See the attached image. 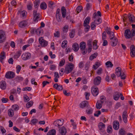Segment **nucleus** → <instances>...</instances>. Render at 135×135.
<instances>
[{"instance_id": "f257e3e1", "label": "nucleus", "mask_w": 135, "mask_h": 135, "mask_svg": "<svg viewBox=\"0 0 135 135\" xmlns=\"http://www.w3.org/2000/svg\"><path fill=\"white\" fill-rule=\"evenodd\" d=\"M125 37L127 38H130L133 36H135V30L132 29L131 31L130 30L127 29L125 31Z\"/></svg>"}, {"instance_id": "f03ea898", "label": "nucleus", "mask_w": 135, "mask_h": 135, "mask_svg": "<svg viewBox=\"0 0 135 135\" xmlns=\"http://www.w3.org/2000/svg\"><path fill=\"white\" fill-rule=\"evenodd\" d=\"M74 65L71 63H69L66 65L65 67V72L66 74H68L71 72L74 67Z\"/></svg>"}, {"instance_id": "7ed1b4c3", "label": "nucleus", "mask_w": 135, "mask_h": 135, "mask_svg": "<svg viewBox=\"0 0 135 135\" xmlns=\"http://www.w3.org/2000/svg\"><path fill=\"white\" fill-rule=\"evenodd\" d=\"M33 20L34 22H37L39 20H41V15L39 13H37V11L34 10L33 11Z\"/></svg>"}, {"instance_id": "20e7f679", "label": "nucleus", "mask_w": 135, "mask_h": 135, "mask_svg": "<svg viewBox=\"0 0 135 135\" xmlns=\"http://www.w3.org/2000/svg\"><path fill=\"white\" fill-rule=\"evenodd\" d=\"M6 38V36L5 32L2 30H0V43L4 42Z\"/></svg>"}, {"instance_id": "39448f33", "label": "nucleus", "mask_w": 135, "mask_h": 135, "mask_svg": "<svg viewBox=\"0 0 135 135\" xmlns=\"http://www.w3.org/2000/svg\"><path fill=\"white\" fill-rule=\"evenodd\" d=\"M38 40L39 43L42 46L45 47L47 45V42L44 40L43 37H40Z\"/></svg>"}, {"instance_id": "423d86ee", "label": "nucleus", "mask_w": 135, "mask_h": 135, "mask_svg": "<svg viewBox=\"0 0 135 135\" xmlns=\"http://www.w3.org/2000/svg\"><path fill=\"white\" fill-rule=\"evenodd\" d=\"M101 78L99 76L96 77L93 80L94 84L96 86L99 85L101 83Z\"/></svg>"}, {"instance_id": "0eeeda50", "label": "nucleus", "mask_w": 135, "mask_h": 135, "mask_svg": "<svg viewBox=\"0 0 135 135\" xmlns=\"http://www.w3.org/2000/svg\"><path fill=\"white\" fill-rule=\"evenodd\" d=\"M110 44L112 46H115L117 45L118 43V40L116 37L110 39Z\"/></svg>"}, {"instance_id": "6e6552de", "label": "nucleus", "mask_w": 135, "mask_h": 135, "mask_svg": "<svg viewBox=\"0 0 135 135\" xmlns=\"http://www.w3.org/2000/svg\"><path fill=\"white\" fill-rule=\"evenodd\" d=\"M15 75V74L13 72L10 71L7 72L5 75L6 78L11 79L14 78Z\"/></svg>"}, {"instance_id": "1a4fd4ad", "label": "nucleus", "mask_w": 135, "mask_h": 135, "mask_svg": "<svg viewBox=\"0 0 135 135\" xmlns=\"http://www.w3.org/2000/svg\"><path fill=\"white\" fill-rule=\"evenodd\" d=\"M63 124V122L60 119H58L54 122V125L58 127L59 128L60 126H62Z\"/></svg>"}, {"instance_id": "9d476101", "label": "nucleus", "mask_w": 135, "mask_h": 135, "mask_svg": "<svg viewBox=\"0 0 135 135\" xmlns=\"http://www.w3.org/2000/svg\"><path fill=\"white\" fill-rule=\"evenodd\" d=\"M122 117L124 122L125 123H126L127 122V118L128 117V115L126 111H124L123 112Z\"/></svg>"}, {"instance_id": "9b49d317", "label": "nucleus", "mask_w": 135, "mask_h": 135, "mask_svg": "<svg viewBox=\"0 0 135 135\" xmlns=\"http://www.w3.org/2000/svg\"><path fill=\"white\" fill-rule=\"evenodd\" d=\"M91 92L93 95L94 96H97L99 93L98 89L97 88H93L91 89Z\"/></svg>"}, {"instance_id": "f8f14e48", "label": "nucleus", "mask_w": 135, "mask_h": 135, "mask_svg": "<svg viewBox=\"0 0 135 135\" xmlns=\"http://www.w3.org/2000/svg\"><path fill=\"white\" fill-rule=\"evenodd\" d=\"M59 131L61 135H66L67 133L66 129L64 127H62L59 129Z\"/></svg>"}, {"instance_id": "ddd939ff", "label": "nucleus", "mask_w": 135, "mask_h": 135, "mask_svg": "<svg viewBox=\"0 0 135 135\" xmlns=\"http://www.w3.org/2000/svg\"><path fill=\"white\" fill-rule=\"evenodd\" d=\"M130 54L131 57H134L135 55V48L134 46L132 45L130 47Z\"/></svg>"}, {"instance_id": "4468645a", "label": "nucleus", "mask_w": 135, "mask_h": 135, "mask_svg": "<svg viewBox=\"0 0 135 135\" xmlns=\"http://www.w3.org/2000/svg\"><path fill=\"white\" fill-rule=\"evenodd\" d=\"M30 57L31 54L29 53H25L23 54L22 56V57L23 59L25 60L28 59Z\"/></svg>"}, {"instance_id": "2eb2a0df", "label": "nucleus", "mask_w": 135, "mask_h": 135, "mask_svg": "<svg viewBox=\"0 0 135 135\" xmlns=\"http://www.w3.org/2000/svg\"><path fill=\"white\" fill-rule=\"evenodd\" d=\"M6 87V82L4 81H2L0 82V87L3 90L5 89Z\"/></svg>"}, {"instance_id": "dca6fc26", "label": "nucleus", "mask_w": 135, "mask_h": 135, "mask_svg": "<svg viewBox=\"0 0 135 135\" xmlns=\"http://www.w3.org/2000/svg\"><path fill=\"white\" fill-rule=\"evenodd\" d=\"M113 128L115 130H117L119 128V123L117 120L114 121L113 122Z\"/></svg>"}, {"instance_id": "f3484780", "label": "nucleus", "mask_w": 135, "mask_h": 135, "mask_svg": "<svg viewBox=\"0 0 135 135\" xmlns=\"http://www.w3.org/2000/svg\"><path fill=\"white\" fill-rule=\"evenodd\" d=\"M128 16L130 23H133L135 22L134 17V16L131 15L129 13L128 15Z\"/></svg>"}, {"instance_id": "a211bd4d", "label": "nucleus", "mask_w": 135, "mask_h": 135, "mask_svg": "<svg viewBox=\"0 0 135 135\" xmlns=\"http://www.w3.org/2000/svg\"><path fill=\"white\" fill-rule=\"evenodd\" d=\"M115 74L118 76H120L122 72L121 71V69L120 67H117L115 70Z\"/></svg>"}, {"instance_id": "6ab92c4d", "label": "nucleus", "mask_w": 135, "mask_h": 135, "mask_svg": "<svg viewBox=\"0 0 135 135\" xmlns=\"http://www.w3.org/2000/svg\"><path fill=\"white\" fill-rule=\"evenodd\" d=\"M27 24V22L25 20L21 21L19 24V26L21 28L25 27Z\"/></svg>"}, {"instance_id": "aec40b11", "label": "nucleus", "mask_w": 135, "mask_h": 135, "mask_svg": "<svg viewBox=\"0 0 135 135\" xmlns=\"http://www.w3.org/2000/svg\"><path fill=\"white\" fill-rule=\"evenodd\" d=\"M86 44L84 42H82L80 44V48L81 50H85L86 49Z\"/></svg>"}, {"instance_id": "412c9836", "label": "nucleus", "mask_w": 135, "mask_h": 135, "mask_svg": "<svg viewBox=\"0 0 135 135\" xmlns=\"http://www.w3.org/2000/svg\"><path fill=\"white\" fill-rule=\"evenodd\" d=\"M103 102L102 100H100L99 102H98L96 104V107L97 108L99 109H100L102 107V104Z\"/></svg>"}, {"instance_id": "4be33fe9", "label": "nucleus", "mask_w": 135, "mask_h": 135, "mask_svg": "<svg viewBox=\"0 0 135 135\" xmlns=\"http://www.w3.org/2000/svg\"><path fill=\"white\" fill-rule=\"evenodd\" d=\"M88 103L87 101H83L80 104V106L82 108H84V107L88 105Z\"/></svg>"}, {"instance_id": "5701e85b", "label": "nucleus", "mask_w": 135, "mask_h": 135, "mask_svg": "<svg viewBox=\"0 0 135 135\" xmlns=\"http://www.w3.org/2000/svg\"><path fill=\"white\" fill-rule=\"evenodd\" d=\"M90 18L89 17H88L86 18L84 20V26H87L89 24L90 20Z\"/></svg>"}, {"instance_id": "b1692460", "label": "nucleus", "mask_w": 135, "mask_h": 135, "mask_svg": "<svg viewBox=\"0 0 135 135\" xmlns=\"http://www.w3.org/2000/svg\"><path fill=\"white\" fill-rule=\"evenodd\" d=\"M62 16L63 18H65L66 14V10L64 7H62L61 9Z\"/></svg>"}, {"instance_id": "393cba45", "label": "nucleus", "mask_w": 135, "mask_h": 135, "mask_svg": "<svg viewBox=\"0 0 135 135\" xmlns=\"http://www.w3.org/2000/svg\"><path fill=\"white\" fill-rule=\"evenodd\" d=\"M72 47L73 50L75 51H77L79 49V45L76 43H74Z\"/></svg>"}, {"instance_id": "a878e982", "label": "nucleus", "mask_w": 135, "mask_h": 135, "mask_svg": "<svg viewBox=\"0 0 135 135\" xmlns=\"http://www.w3.org/2000/svg\"><path fill=\"white\" fill-rule=\"evenodd\" d=\"M120 93H119L116 92L113 94L114 99L115 100H118L120 97Z\"/></svg>"}, {"instance_id": "bb28decb", "label": "nucleus", "mask_w": 135, "mask_h": 135, "mask_svg": "<svg viewBox=\"0 0 135 135\" xmlns=\"http://www.w3.org/2000/svg\"><path fill=\"white\" fill-rule=\"evenodd\" d=\"M6 57V53L4 51H2L1 54L0 61L2 62L3 60Z\"/></svg>"}, {"instance_id": "cd10ccee", "label": "nucleus", "mask_w": 135, "mask_h": 135, "mask_svg": "<svg viewBox=\"0 0 135 135\" xmlns=\"http://www.w3.org/2000/svg\"><path fill=\"white\" fill-rule=\"evenodd\" d=\"M54 81L55 82H57L58 81V79L59 78V75L57 72H55L54 73Z\"/></svg>"}, {"instance_id": "c85d7f7f", "label": "nucleus", "mask_w": 135, "mask_h": 135, "mask_svg": "<svg viewBox=\"0 0 135 135\" xmlns=\"http://www.w3.org/2000/svg\"><path fill=\"white\" fill-rule=\"evenodd\" d=\"M56 131L55 129H53L49 131L47 133V134L49 135H55Z\"/></svg>"}, {"instance_id": "c756f323", "label": "nucleus", "mask_w": 135, "mask_h": 135, "mask_svg": "<svg viewBox=\"0 0 135 135\" xmlns=\"http://www.w3.org/2000/svg\"><path fill=\"white\" fill-rule=\"evenodd\" d=\"M40 3V0H35L34 2V7L37 8L38 7Z\"/></svg>"}, {"instance_id": "7c9ffc66", "label": "nucleus", "mask_w": 135, "mask_h": 135, "mask_svg": "<svg viewBox=\"0 0 135 135\" xmlns=\"http://www.w3.org/2000/svg\"><path fill=\"white\" fill-rule=\"evenodd\" d=\"M99 128V129L101 130L104 129L105 127V125L102 122H100L98 125Z\"/></svg>"}, {"instance_id": "2f4dec72", "label": "nucleus", "mask_w": 135, "mask_h": 135, "mask_svg": "<svg viewBox=\"0 0 135 135\" xmlns=\"http://www.w3.org/2000/svg\"><path fill=\"white\" fill-rule=\"evenodd\" d=\"M47 4L45 2L41 3L40 5L41 8L42 9H45L47 8Z\"/></svg>"}, {"instance_id": "473e14b6", "label": "nucleus", "mask_w": 135, "mask_h": 135, "mask_svg": "<svg viewBox=\"0 0 135 135\" xmlns=\"http://www.w3.org/2000/svg\"><path fill=\"white\" fill-rule=\"evenodd\" d=\"M97 41L96 40H94L93 42V49H94L96 50L97 49L98 46L97 45Z\"/></svg>"}, {"instance_id": "72a5a7b5", "label": "nucleus", "mask_w": 135, "mask_h": 135, "mask_svg": "<svg viewBox=\"0 0 135 135\" xmlns=\"http://www.w3.org/2000/svg\"><path fill=\"white\" fill-rule=\"evenodd\" d=\"M119 133L120 135H125L127 133L123 128L120 129L119 131Z\"/></svg>"}, {"instance_id": "f704fd0d", "label": "nucleus", "mask_w": 135, "mask_h": 135, "mask_svg": "<svg viewBox=\"0 0 135 135\" xmlns=\"http://www.w3.org/2000/svg\"><path fill=\"white\" fill-rule=\"evenodd\" d=\"M94 23L97 25H99L102 23V19L99 18L97 20H95L94 21Z\"/></svg>"}, {"instance_id": "c9c22d12", "label": "nucleus", "mask_w": 135, "mask_h": 135, "mask_svg": "<svg viewBox=\"0 0 135 135\" xmlns=\"http://www.w3.org/2000/svg\"><path fill=\"white\" fill-rule=\"evenodd\" d=\"M8 114L10 117H12L14 115L13 110L11 109H9L8 110Z\"/></svg>"}, {"instance_id": "e433bc0d", "label": "nucleus", "mask_w": 135, "mask_h": 135, "mask_svg": "<svg viewBox=\"0 0 135 135\" xmlns=\"http://www.w3.org/2000/svg\"><path fill=\"white\" fill-rule=\"evenodd\" d=\"M33 102L32 101H30L27 103L26 107L27 108H29L31 107L33 105Z\"/></svg>"}, {"instance_id": "4c0bfd02", "label": "nucleus", "mask_w": 135, "mask_h": 135, "mask_svg": "<svg viewBox=\"0 0 135 135\" xmlns=\"http://www.w3.org/2000/svg\"><path fill=\"white\" fill-rule=\"evenodd\" d=\"M69 26L68 25L65 26L62 28V31L64 33L66 32L69 29Z\"/></svg>"}, {"instance_id": "58836bf2", "label": "nucleus", "mask_w": 135, "mask_h": 135, "mask_svg": "<svg viewBox=\"0 0 135 135\" xmlns=\"http://www.w3.org/2000/svg\"><path fill=\"white\" fill-rule=\"evenodd\" d=\"M67 44V41L66 40H64L63 41L61 44V47L63 48H65L66 47V45Z\"/></svg>"}, {"instance_id": "ea45409f", "label": "nucleus", "mask_w": 135, "mask_h": 135, "mask_svg": "<svg viewBox=\"0 0 135 135\" xmlns=\"http://www.w3.org/2000/svg\"><path fill=\"white\" fill-rule=\"evenodd\" d=\"M108 34L109 35V38L110 40L115 37L114 33L113 32H111Z\"/></svg>"}, {"instance_id": "a19ab883", "label": "nucleus", "mask_w": 135, "mask_h": 135, "mask_svg": "<svg viewBox=\"0 0 135 135\" xmlns=\"http://www.w3.org/2000/svg\"><path fill=\"white\" fill-rule=\"evenodd\" d=\"M105 65L108 67H112L113 65L112 64L111 61H108L105 63Z\"/></svg>"}, {"instance_id": "79ce46f5", "label": "nucleus", "mask_w": 135, "mask_h": 135, "mask_svg": "<svg viewBox=\"0 0 135 135\" xmlns=\"http://www.w3.org/2000/svg\"><path fill=\"white\" fill-rule=\"evenodd\" d=\"M75 35V31L74 30H72L71 32L69 33L70 37L71 38H73Z\"/></svg>"}, {"instance_id": "37998d69", "label": "nucleus", "mask_w": 135, "mask_h": 135, "mask_svg": "<svg viewBox=\"0 0 135 135\" xmlns=\"http://www.w3.org/2000/svg\"><path fill=\"white\" fill-rule=\"evenodd\" d=\"M21 52L20 51H17L16 54L14 55V57L15 58H18L21 55Z\"/></svg>"}, {"instance_id": "c03bdc74", "label": "nucleus", "mask_w": 135, "mask_h": 135, "mask_svg": "<svg viewBox=\"0 0 135 135\" xmlns=\"http://www.w3.org/2000/svg\"><path fill=\"white\" fill-rule=\"evenodd\" d=\"M120 74V76L121 79L123 80L125 79L126 78V75L124 73L122 72Z\"/></svg>"}, {"instance_id": "a18cd8bd", "label": "nucleus", "mask_w": 135, "mask_h": 135, "mask_svg": "<svg viewBox=\"0 0 135 135\" xmlns=\"http://www.w3.org/2000/svg\"><path fill=\"white\" fill-rule=\"evenodd\" d=\"M56 17L57 21L58 22H61V21L62 17L60 15H56Z\"/></svg>"}, {"instance_id": "49530a36", "label": "nucleus", "mask_w": 135, "mask_h": 135, "mask_svg": "<svg viewBox=\"0 0 135 135\" xmlns=\"http://www.w3.org/2000/svg\"><path fill=\"white\" fill-rule=\"evenodd\" d=\"M38 122V120L36 118L32 119L31 121V123L33 124V125H35L36 123H37Z\"/></svg>"}, {"instance_id": "de8ad7c7", "label": "nucleus", "mask_w": 135, "mask_h": 135, "mask_svg": "<svg viewBox=\"0 0 135 135\" xmlns=\"http://www.w3.org/2000/svg\"><path fill=\"white\" fill-rule=\"evenodd\" d=\"M12 108L15 111L17 110L19 108L18 106L16 104L13 105L12 106Z\"/></svg>"}, {"instance_id": "09e8293b", "label": "nucleus", "mask_w": 135, "mask_h": 135, "mask_svg": "<svg viewBox=\"0 0 135 135\" xmlns=\"http://www.w3.org/2000/svg\"><path fill=\"white\" fill-rule=\"evenodd\" d=\"M107 131L108 133H109L112 132V128L111 126H108Z\"/></svg>"}, {"instance_id": "8fccbe9b", "label": "nucleus", "mask_w": 135, "mask_h": 135, "mask_svg": "<svg viewBox=\"0 0 135 135\" xmlns=\"http://www.w3.org/2000/svg\"><path fill=\"white\" fill-rule=\"evenodd\" d=\"M65 60L64 59H62L60 62L59 65L60 66H63L65 63Z\"/></svg>"}, {"instance_id": "3c124183", "label": "nucleus", "mask_w": 135, "mask_h": 135, "mask_svg": "<svg viewBox=\"0 0 135 135\" xmlns=\"http://www.w3.org/2000/svg\"><path fill=\"white\" fill-rule=\"evenodd\" d=\"M82 9V7L81 6H78L76 8L77 14Z\"/></svg>"}, {"instance_id": "603ef678", "label": "nucleus", "mask_w": 135, "mask_h": 135, "mask_svg": "<svg viewBox=\"0 0 135 135\" xmlns=\"http://www.w3.org/2000/svg\"><path fill=\"white\" fill-rule=\"evenodd\" d=\"M86 111L87 114H90L92 113L93 109L91 108H89L86 110Z\"/></svg>"}, {"instance_id": "864d4df0", "label": "nucleus", "mask_w": 135, "mask_h": 135, "mask_svg": "<svg viewBox=\"0 0 135 135\" xmlns=\"http://www.w3.org/2000/svg\"><path fill=\"white\" fill-rule=\"evenodd\" d=\"M99 62H97L95 63V65H93V67L95 70L96 69L99 67Z\"/></svg>"}, {"instance_id": "5fc2aeb1", "label": "nucleus", "mask_w": 135, "mask_h": 135, "mask_svg": "<svg viewBox=\"0 0 135 135\" xmlns=\"http://www.w3.org/2000/svg\"><path fill=\"white\" fill-rule=\"evenodd\" d=\"M16 73L18 74L21 68V67L20 65L17 66L16 67Z\"/></svg>"}, {"instance_id": "6e6d98bb", "label": "nucleus", "mask_w": 135, "mask_h": 135, "mask_svg": "<svg viewBox=\"0 0 135 135\" xmlns=\"http://www.w3.org/2000/svg\"><path fill=\"white\" fill-rule=\"evenodd\" d=\"M31 88L29 87H27L23 89V90L26 91L27 90L30 91L31 90Z\"/></svg>"}, {"instance_id": "4d7b16f0", "label": "nucleus", "mask_w": 135, "mask_h": 135, "mask_svg": "<svg viewBox=\"0 0 135 135\" xmlns=\"http://www.w3.org/2000/svg\"><path fill=\"white\" fill-rule=\"evenodd\" d=\"M63 93L66 96H68L70 95V93H67V91L66 90H64L63 91Z\"/></svg>"}, {"instance_id": "13d9d810", "label": "nucleus", "mask_w": 135, "mask_h": 135, "mask_svg": "<svg viewBox=\"0 0 135 135\" xmlns=\"http://www.w3.org/2000/svg\"><path fill=\"white\" fill-rule=\"evenodd\" d=\"M95 23H94V22H93L91 23V29L92 30H94L95 29V27H96V25L95 24Z\"/></svg>"}, {"instance_id": "bf43d9fd", "label": "nucleus", "mask_w": 135, "mask_h": 135, "mask_svg": "<svg viewBox=\"0 0 135 135\" xmlns=\"http://www.w3.org/2000/svg\"><path fill=\"white\" fill-rule=\"evenodd\" d=\"M82 81L83 84H86L87 83V80L85 77H83L82 79Z\"/></svg>"}, {"instance_id": "052dcab7", "label": "nucleus", "mask_w": 135, "mask_h": 135, "mask_svg": "<svg viewBox=\"0 0 135 135\" xmlns=\"http://www.w3.org/2000/svg\"><path fill=\"white\" fill-rule=\"evenodd\" d=\"M54 36L55 37H58L60 36V33L59 31H57L54 34Z\"/></svg>"}, {"instance_id": "680f3d73", "label": "nucleus", "mask_w": 135, "mask_h": 135, "mask_svg": "<svg viewBox=\"0 0 135 135\" xmlns=\"http://www.w3.org/2000/svg\"><path fill=\"white\" fill-rule=\"evenodd\" d=\"M106 35L105 31H104L102 34V38L103 40L106 39Z\"/></svg>"}, {"instance_id": "e2e57ef3", "label": "nucleus", "mask_w": 135, "mask_h": 135, "mask_svg": "<svg viewBox=\"0 0 135 135\" xmlns=\"http://www.w3.org/2000/svg\"><path fill=\"white\" fill-rule=\"evenodd\" d=\"M101 114L100 111V110H98L94 114V115L95 116L98 117L99 115Z\"/></svg>"}, {"instance_id": "0e129e2a", "label": "nucleus", "mask_w": 135, "mask_h": 135, "mask_svg": "<svg viewBox=\"0 0 135 135\" xmlns=\"http://www.w3.org/2000/svg\"><path fill=\"white\" fill-rule=\"evenodd\" d=\"M92 40L91 39H90L88 41L87 43V45H88L89 46H92Z\"/></svg>"}, {"instance_id": "69168bd1", "label": "nucleus", "mask_w": 135, "mask_h": 135, "mask_svg": "<svg viewBox=\"0 0 135 135\" xmlns=\"http://www.w3.org/2000/svg\"><path fill=\"white\" fill-rule=\"evenodd\" d=\"M102 69L101 68H99L97 70V74L98 75H100L102 73Z\"/></svg>"}, {"instance_id": "338daca9", "label": "nucleus", "mask_w": 135, "mask_h": 135, "mask_svg": "<svg viewBox=\"0 0 135 135\" xmlns=\"http://www.w3.org/2000/svg\"><path fill=\"white\" fill-rule=\"evenodd\" d=\"M54 3L51 1H50L49 3L48 6L50 8H52L53 7Z\"/></svg>"}, {"instance_id": "774afa93", "label": "nucleus", "mask_w": 135, "mask_h": 135, "mask_svg": "<svg viewBox=\"0 0 135 135\" xmlns=\"http://www.w3.org/2000/svg\"><path fill=\"white\" fill-rule=\"evenodd\" d=\"M8 100V99L7 98H3L1 99V101L3 103H6Z\"/></svg>"}]
</instances>
